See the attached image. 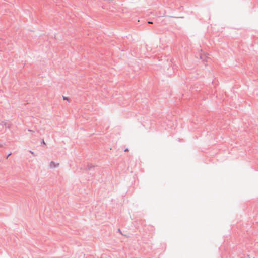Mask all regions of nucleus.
Returning <instances> with one entry per match:
<instances>
[{"mask_svg":"<svg viewBox=\"0 0 258 258\" xmlns=\"http://www.w3.org/2000/svg\"><path fill=\"white\" fill-rule=\"evenodd\" d=\"M49 165L51 168H56V167H58L59 164L58 163L56 164L54 162L51 161L49 163Z\"/></svg>","mask_w":258,"mask_h":258,"instance_id":"obj_1","label":"nucleus"},{"mask_svg":"<svg viewBox=\"0 0 258 258\" xmlns=\"http://www.w3.org/2000/svg\"><path fill=\"white\" fill-rule=\"evenodd\" d=\"M93 167L91 164H88L87 167L85 168L86 170H90V169Z\"/></svg>","mask_w":258,"mask_h":258,"instance_id":"obj_2","label":"nucleus"},{"mask_svg":"<svg viewBox=\"0 0 258 258\" xmlns=\"http://www.w3.org/2000/svg\"><path fill=\"white\" fill-rule=\"evenodd\" d=\"M63 99L64 100H67V101H69V98L67 97L63 96Z\"/></svg>","mask_w":258,"mask_h":258,"instance_id":"obj_3","label":"nucleus"},{"mask_svg":"<svg viewBox=\"0 0 258 258\" xmlns=\"http://www.w3.org/2000/svg\"><path fill=\"white\" fill-rule=\"evenodd\" d=\"M29 152H30V153H31L33 156H36V155H35V154H34V153L33 151H32L30 150V151H29Z\"/></svg>","mask_w":258,"mask_h":258,"instance_id":"obj_4","label":"nucleus"},{"mask_svg":"<svg viewBox=\"0 0 258 258\" xmlns=\"http://www.w3.org/2000/svg\"><path fill=\"white\" fill-rule=\"evenodd\" d=\"M117 231H118V232H119V233H120L121 234V230H120V229H118L117 230Z\"/></svg>","mask_w":258,"mask_h":258,"instance_id":"obj_5","label":"nucleus"},{"mask_svg":"<svg viewBox=\"0 0 258 258\" xmlns=\"http://www.w3.org/2000/svg\"><path fill=\"white\" fill-rule=\"evenodd\" d=\"M42 143L43 144H45V143L44 142V141L43 140L42 142Z\"/></svg>","mask_w":258,"mask_h":258,"instance_id":"obj_6","label":"nucleus"},{"mask_svg":"<svg viewBox=\"0 0 258 258\" xmlns=\"http://www.w3.org/2000/svg\"><path fill=\"white\" fill-rule=\"evenodd\" d=\"M148 23L149 24H152V22L151 21H148Z\"/></svg>","mask_w":258,"mask_h":258,"instance_id":"obj_7","label":"nucleus"},{"mask_svg":"<svg viewBox=\"0 0 258 258\" xmlns=\"http://www.w3.org/2000/svg\"><path fill=\"white\" fill-rule=\"evenodd\" d=\"M128 148H126V149H125L124 150V151H128Z\"/></svg>","mask_w":258,"mask_h":258,"instance_id":"obj_8","label":"nucleus"}]
</instances>
